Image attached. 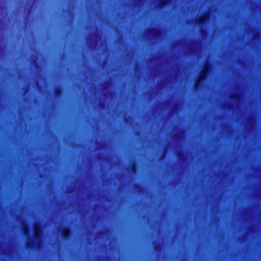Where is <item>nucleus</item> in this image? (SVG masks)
<instances>
[{
  "instance_id": "nucleus-13",
  "label": "nucleus",
  "mask_w": 261,
  "mask_h": 261,
  "mask_svg": "<svg viewBox=\"0 0 261 261\" xmlns=\"http://www.w3.org/2000/svg\"><path fill=\"white\" fill-rule=\"evenodd\" d=\"M159 35L160 42L161 43L163 41V27L162 24L161 25L160 28Z\"/></svg>"
},
{
  "instance_id": "nucleus-1",
  "label": "nucleus",
  "mask_w": 261,
  "mask_h": 261,
  "mask_svg": "<svg viewBox=\"0 0 261 261\" xmlns=\"http://www.w3.org/2000/svg\"><path fill=\"white\" fill-rule=\"evenodd\" d=\"M160 69L159 73L160 75V81H159V89L160 91V101L159 103L160 106V119L161 122L163 121V100L162 98V91L163 90V45L161 43L160 47Z\"/></svg>"
},
{
  "instance_id": "nucleus-4",
  "label": "nucleus",
  "mask_w": 261,
  "mask_h": 261,
  "mask_svg": "<svg viewBox=\"0 0 261 261\" xmlns=\"http://www.w3.org/2000/svg\"><path fill=\"white\" fill-rule=\"evenodd\" d=\"M71 230L69 226L64 227L61 231V236L63 239L68 240L71 236Z\"/></svg>"
},
{
  "instance_id": "nucleus-2",
  "label": "nucleus",
  "mask_w": 261,
  "mask_h": 261,
  "mask_svg": "<svg viewBox=\"0 0 261 261\" xmlns=\"http://www.w3.org/2000/svg\"><path fill=\"white\" fill-rule=\"evenodd\" d=\"M160 225L161 228L160 230V257H161V261H163V255L162 254V251L163 250V236L162 234V222L163 221V210L162 208V207L163 205V181L161 179L160 181Z\"/></svg>"
},
{
  "instance_id": "nucleus-16",
  "label": "nucleus",
  "mask_w": 261,
  "mask_h": 261,
  "mask_svg": "<svg viewBox=\"0 0 261 261\" xmlns=\"http://www.w3.org/2000/svg\"><path fill=\"white\" fill-rule=\"evenodd\" d=\"M163 139H162V137H161L160 138V146L161 147V145H162V143L163 142Z\"/></svg>"
},
{
  "instance_id": "nucleus-8",
  "label": "nucleus",
  "mask_w": 261,
  "mask_h": 261,
  "mask_svg": "<svg viewBox=\"0 0 261 261\" xmlns=\"http://www.w3.org/2000/svg\"><path fill=\"white\" fill-rule=\"evenodd\" d=\"M163 160V151L160 150V176L161 177L163 176V172L162 170V161Z\"/></svg>"
},
{
  "instance_id": "nucleus-9",
  "label": "nucleus",
  "mask_w": 261,
  "mask_h": 261,
  "mask_svg": "<svg viewBox=\"0 0 261 261\" xmlns=\"http://www.w3.org/2000/svg\"><path fill=\"white\" fill-rule=\"evenodd\" d=\"M159 6L160 10V19L162 20L163 18V12H162V9H163V0H159Z\"/></svg>"
},
{
  "instance_id": "nucleus-17",
  "label": "nucleus",
  "mask_w": 261,
  "mask_h": 261,
  "mask_svg": "<svg viewBox=\"0 0 261 261\" xmlns=\"http://www.w3.org/2000/svg\"><path fill=\"white\" fill-rule=\"evenodd\" d=\"M165 3H166L165 0H164V6L165 5Z\"/></svg>"
},
{
  "instance_id": "nucleus-3",
  "label": "nucleus",
  "mask_w": 261,
  "mask_h": 261,
  "mask_svg": "<svg viewBox=\"0 0 261 261\" xmlns=\"http://www.w3.org/2000/svg\"><path fill=\"white\" fill-rule=\"evenodd\" d=\"M33 234L35 241H38V243H36L35 241L32 239V238L28 237V241L26 243V247L27 248L31 249L33 247L36 246L37 244H40V241L42 235V226L40 223H35L33 225Z\"/></svg>"
},
{
  "instance_id": "nucleus-12",
  "label": "nucleus",
  "mask_w": 261,
  "mask_h": 261,
  "mask_svg": "<svg viewBox=\"0 0 261 261\" xmlns=\"http://www.w3.org/2000/svg\"><path fill=\"white\" fill-rule=\"evenodd\" d=\"M208 19V15L207 14H205L203 15L199 19L198 21L199 23H201L203 22H205Z\"/></svg>"
},
{
  "instance_id": "nucleus-7",
  "label": "nucleus",
  "mask_w": 261,
  "mask_h": 261,
  "mask_svg": "<svg viewBox=\"0 0 261 261\" xmlns=\"http://www.w3.org/2000/svg\"><path fill=\"white\" fill-rule=\"evenodd\" d=\"M207 67H206V68L203 70V71L202 72L201 75H200V76L198 77L197 81V82H196V86H197L200 82L201 81H202L205 77V75H206V72H207Z\"/></svg>"
},
{
  "instance_id": "nucleus-14",
  "label": "nucleus",
  "mask_w": 261,
  "mask_h": 261,
  "mask_svg": "<svg viewBox=\"0 0 261 261\" xmlns=\"http://www.w3.org/2000/svg\"><path fill=\"white\" fill-rule=\"evenodd\" d=\"M135 187L136 188H137V189H142L141 188V186L140 184H136L135 185Z\"/></svg>"
},
{
  "instance_id": "nucleus-5",
  "label": "nucleus",
  "mask_w": 261,
  "mask_h": 261,
  "mask_svg": "<svg viewBox=\"0 0 261 261\" xmlns=\"http://www.w3.org/2000/svg\"><path fill=\"white\" fill-rule=\"evenodd\" d=\"M158 32L156 28L151 27L146 30V34L149 37H153L156 35Z\"/></svg>"
},
{
  "instance_id": "nucleus-6",
  "label": "nucleus",
  "mask_w": 261,
  "mask_h": 261,
  "mask_svg": "<svg viewBox=\"0 0 261 261\" xmlns=\"http://www.w3.org/2000/svg\"><path fill=\"white\" fill-rule=\"evenodd\" d=\"M63 94L62 88L58 86L56 87L54 90V96L56 98L60 97Z\"/></svg>"
},
{
  "instance_id": "nucleus-10",
  "label": "nucleus",
  "mask_w": 261,
  "mask_h": 261,
  "mask_svg": "<svg viewBox=\"0 0 261 261\" xmlns=\"http://www.w3.org/2000/svg\"><path fill=\"white\" fill-rule=\"evenodd\" d=\"M129 169L130 171L133 173H135L137 172V168L136 162L134 161L131 164Z\"/></svg>"
},
{
  "instance_id": "nucleus-15",
  "label": "nucleus",
  "mask_w": 261,
  "mask_h": 261,
  "mask_svg": "<svg viewBox=\"0 0 261 261\" xmlns=\"http://www.w3.org/2000/svg\"><path fill=\"white\" fill-rule=\"evenodd\" d=\"M160 133L162 134L163 132V123L162 124H161L160 127Z\"/></svg>"
},
{
  "instance_id": "nucleus-11",
  "label": "nucleus",
  "mask_w": 261,
  "mask_h": 261,
  "mask_svg": "<svg viewBox=\"0 0 261 261\" xmlns=\"http://www.w3.org/2000/svg\"><path fill=\"white\" fill-rule=\"evenodd\" d=\"M23 232L24 234L27 236H29L30 234V230L27 225H23Z\"/></svg>"
}]
</instances>
